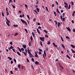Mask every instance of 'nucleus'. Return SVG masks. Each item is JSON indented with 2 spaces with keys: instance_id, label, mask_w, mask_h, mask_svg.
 <instances>
[{
  "instance_id": "1",
  "label": "nucleus",
  "mask_w": 75,
  "mask_h": 75,
  "mask_svg": "<svg viewBox=\"0 0 75 75\" xmlns=\"http://www.w3.org/2000/svg\"><path fill=\"white\" fill-rule=\"evenodd\" d=\"M21 21H22V23H23V24H24V23H25V25H27V23L26 21L23 20L22 19H21Z\"/></svg>"
},
{
  "instance_id": "2",
  "label": "nucleus",
  "mask_w": 75,
  "mask_h": 75,
  "mask_svg": "<svg viewBox=\"0 0 75 75\" xmlns=\"http://www.w3.org/2000/svg\"><path fill=\"white\" fill-rule=\"evenodd\" d=\"M42 56L44 59H45V57H46V56H47V55H46V52H45V50L44 51V54H42Z\"/></svg>"
},
{
  "instance_id": "3",
  "label": "nucleus",
  "mask_w": 75,
  "mask_h": 75,
  "mask_svg": "<svg viewBox=\"0 0 75 75\" xmlns=\"http://www.w3.org/2000/svg\"><path fill=\"white\" fill-rule=\"evenodd\" d=\"M40 40L42 41H44V37H40Z\"/></svg>"
},
{
  "instance_id": "4",
  "label": "nucleus",
  "mask_w": 75,
  "mask_h": 75,
  "mask_svg": "<svg viewBox=\"0 0 75 75\" xmlns=\"http://www.w3.org/2000/svg\"><path fill=\"white\" fill-rule=\"evenodd\" d=\"M6 14L7 16L9 15V12H8V9L7 7L6 8Z\"/></svg>"
},
{
  "instance_id": "5",
  "label": "nucleus",
  "mask_w": 75,
  "mask_h": 75,
  "mask_svg": "<svg viewBox=\"0 0 75 75\" xmlns=\"http://www.w3.org/2000/svg\"><path fill=\"white\" fill-rule=\"evenodd\" d=\"M22 46H23V48H24L25 49V48H26V47H27V46L25 45H22Z\"/></svg>"
},
{
  "instance_id": "6",
  "label": "nucleus",
  "mask_w": 75,
  "mask_h": 75,
  "mask_svg": "<svg viewBox=\"0 0 75 75\" xmlns=\"http://www.w3.org/2000/svg\"><path fill=\"white\" fill-rule=\"evenodd\" d=\"M66 28L68 30V31H69L70 32H71V29H70V28H69V27H66Z\"/></svg>"
},
{
  "instance_id": "7",
  "label": "nucleus",
  "mask_w": 75,
  "mask_h": 75,
  "mask_svg": "<svg viewBox=\"0 0 75 75\" xmlns=\"http://www.w3.org/2000/svg\"><path fill=\"white\" fill-rule=\"evenodd\" d=\"M35 64L36 65H38V64H40V63H39V62H38L37 61H36L35 62Z\"/></svg>"
},
{
  "instance_id": "8",
  "label": "nucleus",
  "mask_w": 75,
  "mask_h": 75,
  "mask_svg": "<svg viewBox=\"0 0 75 75\" xmlns=\"http://www.w3.org/2000/svg\"><path fill=\"white\" fill-rule=\"evenodd\" d=\"M32 34L33 35V37L34 38H35V34L34 33V32H33L32 33Z\"/></svg>"
},
{
  "instance_id": "9",
  "label": "nucleus",
  "mask_w": 75,
  "mask_h": 75,
  "mask_svg": "<svg viewBox=\"0 0 75 75\" xmlns=\"http://www.w3.org/2000/svg\"><path fill=\"white\" fill-rule=\"evenodd\" d=\"M29 54L30 56V57H33V55L31 53H29Z\"/></svg>"
},
{
  "instance_id": "10",
  "label": "nucleus",
  "mask_w": 75,
  "mask_h": 75,
  "mask_svg": "<svg viewBox=\"0 0 75 75\" xmlns=\"http://www.w3.org/2000/svg\"><path fill=\"white\" fill-rule=\"evenodd\" d=\"M17 54L18 55H19V56H20L21 55V54H20V53L19 52H17Z\"/></svg>"
},
{
  "instance_id": "11",
  "label": "nucleus",
  "mask_w": 75,
  "mask_h": 75,
  "mask_svg": "<svg viewBox=\"0 0 75 75\" xmlns=\"http://www.w3.org/2000/svg\"><path fill=\"white\" fill-rule=\"evenodd\" d=\"M28 53H30V52H30V50L28 48Z\"/></svg>"
},
{
  "instance_id": "12",
  "label": "nucleus",
  "mask_w": 75,
  "mask_h": 75,
  "mask_svg": "<svg viewBox=\"0 0 75 75\" xmlns=\"http://www.w3.org/2000/svg\"><path fill=\"white\" fill-rule=\"evenodd\" d=\"M17 48H18V49L20 52H21V50L20 48H19V47H17Z\"/></svg>"
},
{
  "instance_id": "13",
  "label": "nucleus",
  "mask_w": 75,
  "mask_h": 75,
  "mask_svg": "<svg viewBox=\"0 0 75 75\" xmlns=\"http://www.w3.org/2000/svg\"><path fill=\"white\" fill-rule=\"evenodd\" d=\"M75 11H73V13H72V16L73 17H74V15L75 14Z\"/></svg>"
},
{
  "instance_id": "14",
  "label": "nucleus",
  "mask_w": 75,
  "mask_h": 75,
  "mask_svg": "<svg viewBox=\"0 0 75 75\" xmlns=\"http://www.w3.org/2000/svg\"><path fill=\"white\" fill-rule=\"evenodd\" d=\"M22 52L24 54L25 56H26L27 55V53H26L25 52H24L23 51Z\"/></svg>"
},
{
  "instance_id": "15",
  "label": "nucleus",
  "mask_w": 75,
  "mask_h": 75,
  "mask_svg": "<svg viewBox=\"0 0 75 75\" xmlns=\"http://www.w3.org/2000/svg\"><path fill=\"white\" fill-rule=\"evenodd\" d=\"M8 59H9L10 61H11L12 60V58L8 57Z\"/></svg>"
},
{
  "instance_id": "16",
  "label": "nucleus",
  "mask_w": 75,
  "mask_h": 75,
  "mask_svg": "<svg viewBox=\"0 0 75 75\" xmlns=\"http://www.w3.org/2000/svg\"><path fill=\"white\" fill-rule=\"evenodd\" d=\"M35 57H38V55H37V52H35Z\"/></svg>"
},
{
  "instance_id": "17",
  "label": "nucleus",
  "mask_w": 75,
  "mask_h": 75,
  "mask_svg": "<svg viewBox=\"0 0 75 75\" xmlns=\"http://www.w3.org/2000/svg\"><path fill=\"white\" fill-rule=\"evenodd\" d=\"M70 46L71 47H72V48H75V46H74L73 45H71Z\"/></svg>"
},
{
  "instance_id": "18",
  "label": "nucleus",
  "mask_w": 75,
  "mask_h": 75,
  "mask_svg": "<svg viewBox=\"0 0 75 75\" xmlns=\"http://www.w3.org/2000/svg\"><path fill=\"white\" fill-rule=\"evenodd\" d=\"M60 38H61V40L63 42H64V39H63V38H62V37L61 36H60Z\"/></svg>"
},
{
  "instance_id": "19",
  "label": "nucleus",
  "mask_w": 75,
  "mask_h": 75,
  "mask_svg": "<svg viewBox=\"0 0 75 75\" xmlns=\"http://www.w3.org/2000/svg\"><path fill=\"white\" fill-rule=\"evenodd\" d=\"M60 25H61V23L60 22H58L57 24L58 27H59Z\"/></svg>"
},
{
  "instance_id": "20",
  "label": "nucleus",
  "mask_w": 75,
  "mask_h": 75,
  "mask_svg": "<svg viewBox=\"0 0 75 75\" xmlns=\"http://www.w3.org/2000/svg\"><path fill=\"white\" fill-rule=\"evenodd\" d=\"M60 67L61 68H62V69H64V68L62 66H61V65H60Z\"/></svg>"
},
{
  "instance_id": "21",
  "label": "nucleus",
  "mask_w": 75,
  "mask_h": 75,
  "mask_svg": "<svg viewBox=\"0 0 75 75\" xmlns=\"http://www.w3.org/2000/svg\"><path fill=\"white\" fill-rule=\"evenodd\" d=\"M57 12L58 13L60 14V12H59V10H58V8L57 9Z\"/></svg>"
},
{
  "instance_id": "22",
  "label": "nucleus",
  "mask_w": 75,
  "mask_h": 75,
  "mask_svg": "<svg viewBox=\"0 0 75 75\" xmlns=\"http://www.w3.org/2000/svg\"><path fill=\"white\" fill-rule=\"evenodd\" d=\"M25 31H26V33H27V34L28 33V31H27V30L25 28Z\"/></svg>"
},
{
  "instance_id": "23",
  "label": "nucleus",
  "mask_w": 75,
  "mask_h": 75,
  "mask_svg": "<svg viewBox=\"0 0 75 75\" xmlns=\"http://www.w3.org/2000/svg\"><path fill=\"white\" fill-rule=\"evenodd\" d=\"M44 31L46 34H47V33H48V32H47V31L45 30H44Z\"/></svg>"
},
{
  "instance_id": "24",
  "label": "nucleus",
  "mask_w": 75,
  "mask_h": 75,
  "mask_svg": "<svg viewBox=\"0 0 75 75\" xmlns=\"http://www.w3.org/2000/svg\"><path fill=\"white\" fill-rule=\"evenodd\" d=\"M66 56H67V58H69V59H70V57H69V55H67Z\"/></svg>"
},
{
  "instance_id": "25",
  "label": "nucleus",
  "mask_w": 75,
  "mask_h": 75,
  "mask_svg": "<svg viewBox=\"0 0 75 75\" xmlns=\"http://www.w3.org/2000/svg\"><path fill=\"white\" fill-rule=\"evenodd\" d=\"M13 26H14V27H18V25H13Z\"/></svg>"
},
{
  "instance_id": "26",
  "label": "nucleus",
  "mask_w": 75,
  "mask_h": 75,
  "mask_svg": "<svg viewBox=\"0 0 75 75\" xmlns=\"http://www.w3.org/2000/svg\"><path fill=\"white\" fill-rule=\"evenodd\" d=\"M6 24L8 25V26H10V25H9V23H8V22L7 21L6 22Z\"/></svg>"
},
{
  "instance_id": "27",
  "label": "nucleus",
  "mask_w": 75,
  "mask_h": 75,
  "mask_svg": "<svg viewBox=\"0 0 75 75\" xmlns=\"http://www.w3.org/2000/svg\"><path fill=\"white\" fill-rule=\"evenodd\" d=\"M62 46L63 48H65V46H64V45L63 44H62Z\"/></svg>"
},
{
  "instance_id": "28",
  "label": "nucleus",
  "mask_w": 75,
  "mask_h": 75,
  "mask_svg": "<svg viewBox=\"0 0 75 75\" xmlns=\"http://www.w3.org/2000/svg\"><path fill=\"white\" fill-rule=\"evenodd\" d=\"M37 10L38 11V12L39 11H40V9L38 8H37Z\"/></svg>"
},
{
  "instance_id": "29",
  "label": "nucleus",
  "mask_w": 75,
  "mask_h": 75,
  "mask_svg": "<svg viewBox=\"0 0 75 75\" xmlns=\"http://www.w3.org/2000/svg\"><path fill=\"white\" fill-rule=\"evenodd\" d=\"M30 38L31 41H33V37H32V36L30 37Z\"/></svg>"
},
{
  "instance_id": "30",
  "label": "nucleus",
  "mask_w": 75,
  "mask_h": 75,
  "mask_svg": "<svg viewBox=\"0 0 75 75\" xmlns=\"http://www.w3.org/2000/svg\"><path fill=\"white\" fill-rule=\"evenodd\" d=\"M50 44H51V42H50V41H48V42L47 43V44L48 45H50Z\"/></svg>"
},
{
  "instance_id": "31",
  "label": "nucleus",
  "mask_w": 75,
  "mask_h": 75,
  "mask_svg": "<svg viewBox=\"0 0 75 75\" xmlns=\"http://www.w3.org/2000/svg\"><path fill=\"white\" fill-rule=\"evenodd\" d=\"M54 22L55 23V25H57V22L56 21H54Z\"/></svg>"
},
{
  "instance_id": "32",
  "label": "nucleus",
  "mask_w": 75,
  "mask_h": 75,
  "mask_svg": "<svg viewBox=\"0 0 75 75\" xmlns=\"http://www.w3.org/2000/svg\"><path fill=\"white\" fill-rule=\"evenodd\" d=\"M66 38H67V39H70V38H69L68 36H66Z\"/></svg>"
},
{
  "instance_id": "33",
  "label": "nucleus",
  "mask_w": 75,
  "mask_h": 75,
  "mask_svg": "<svg viewBox=\"0 0 75 75\" xmlns=\"http://www.w3.org/2000/svg\"><path fill=\"white\" fill-rule=\"evenodd\" d=\"M2 16L3 17L4 16V13H3V12H2Z\"/></svg>"
},
{
  "instance_id": "34",
  "label": "nucleus",
  "mask_w": 75,
  "mask_h": 75,
  "mask_svg": "<svg viewBox=\"0 0 75 75\" xmlns=\"http://www.w3.org/2000/svg\"><path fill=\"white\" fill-rule=\"evenodd\" d=\"M21 65H20V64H19L18 65V67L20 69V66Z\"/></svg>"
},
{
  "instance_id": "35",
  "label": "nucleus",
  "mask_w": 75,
  "mask_h": 75,
  "mask_svg": "<svg viewBox=\"0 0 75 75\" xmlns=\"http://www.w3.org/2000/svg\"><path fill=\"white\" fill-rule=\"evenodd\" d=\"M29 47H30V46H31V43H30V42L29 43Z\"/></svg>"
},
{
  "instance_id": "36",
  "label": "nucleus",
  "mask_w": 75,
  "mask_h": 75,
  "mask_svg": "<svg viewBox=\"0 0 75 75\" xmlns=\"http://www.w3.org/2000/svg\"><path fill=\"white\" fill-rule=\"evenodd\" d=\"M71 50L72 51L73 53H75V51L73 50V49H71Z\"/></svg>"
},
{
  "instance_id": "37",
  "label": "nucleus",
  "mask_w": 75,
  "mask_h": 75,
  "mask_svg": "<svg viewBox=\"0 0 75 75\" xmlns=\"http://www.w3.org/2000/svg\"><path fill=\"white\" fill-rule=\"evenodd\" d=\"M27 62H30V61H29V60L28 59V58H27Z\"/></svg>"
},
{
  "instance_id": "38",
  "label": "nucleus",
  "mask_w": 75,
  "mask_h": 75,
  "mask_svg": "<svg viewBox=\"0 0 75 75\" xmlns=\"http://www.w3.org/2000/svg\"><path fill=\"white\" fill-rule=\"evenodd\" d=\"M70 8H71V5L69 4V6L68 9H70Z\"/></svg>"
},
{
  "instance_id": "39",
  "label": "nucleus",
  "mask_w": 75,
  "mask_h": 75,
  "mask_svg": "<svg viewBox=\"0 0 75 75\" xmlns=\"http://www.w3.org/2000/svg\"><path fill=\"white\" fill-rule=\"evenodd\" d=\"M18 35V33H16L15 34L14 36H16V35Z\"/></svg>"
},
{
  "instance_id": "40",
  "label": "nucleus",
  "mask_w": 75,
  "mask_h": 75,
  "mask_svg": "<svg viewBox=\"0 0 75 75\" xmlns=\"http://www.w3.org/2000/svg\"><path fill=\"white\" fill-rule=\"evenodd\" d=\"M10 72H11V74H14L13 72V71H11Z\"/></svg>"
},
{
  "instance_id": "41",
  "label": "nucleus",
  "mask_w": 75,
  "mask_h": 75,
  "mask_svg": "<svg viewBox=\"0 0 75 75\" xmlns=\"http://www.w3.org/2000/svg\"><path fill=\"white\" fill-rule=\"evenodd\" d=\"M40 45L42 47V42H41V41H40Z\"/></svg>"
},
{
  "instance_id": "42",
  "label": "nucleus",
  "mask_w": 75,
  "mask_h": 75,
  "mask_svg": "<svg viewBox=\"0 0 75 75\" xmlns=\"http://www.w3.org/2000/svg\"><path fill=\"white\" fill-rule=\"evenodd\" d=\"M14 47H13V46H11L10 47V48L11 49H12V48H13Z\"/></svg>"
},
{
  "instance_id": "43",
  "label": "nucleus",
  "mask_w": 75,
  "mask_h": 75,
  "mask_svg": "<svg viewBox=\"0 0 75 75\" xmlns=\"http://www.w3.org/2000/svg\"><path fill=\"white\" fill-rule=\"evenodd\" d=\"M12 50L13 51V52H15V53H16V51H15V50H14V49H12Z\"/></svg>"
},
{
  "instance_id": "44",
  "label": "nucleus",
  "mask_w": 75,
  "mask_h": 75,
  "mask_svg": "<svg viewBox=\"0 0 75 75\" xmlns=\"http://www.w3.org/2000/svg\"><path fill=\"white\" fill-rule=\"evenodd\" d=\"M64 4L65 5H66L67 6H68V4L66 2H64Z\"/></svg>"
},
{
  "instance_id": "45",
  "label": "nucleus",
  "mask_w": 75,
  "mask_h": 75,
  "mask_svg": "<svg viewBox=\"0 0 75 75\" xmlns=\"http://www.w3.org/2000/svg\"><path fill=\"white\" fill-rule=\"evenodd\" d=\"M13 60L14 61L15 63H16V59H15V58L13 59Z\"/></svg>"
},
{
  "instance_id": "46",
  "label": "nucleus",
  "mask_w": 75,
  "mask_h": 75,
  "mask_svg": "<svg viewBox=\"0 0 75 75\" xmlns=\"http://www.w3.org/2000/svg\"><path fill=\"white\" fill-rule=\"evenodd\" d=\"M21 51H24V48H21Z\"/></svg>"
},
{
  "instance_id": "47",
  "label": "nucleus",
  "mask_w": 75,
  "mask_h": 75,
  "mask_svg": "<svg viewBox=\"0 0 75 75\" xmlns=\"http://www.w3.org/2000/svg\"><path fill=\"white\" fill-rule=\"evenodd\" d=\"M45 50H46V51H48V48H47V47H46V48Z\"/></svg>"
},
{
  "instance_id": "48",
  "label": "nucleus",
  "mask_w": 75,
  "mask_h": 75,
  "mask_svg": "<svg viewBox=\"0 0 75 75\" xmlns=\"http://www.w3.org/2000/svg\"><path fill=\"white\" fill-rule=\"evenodd\" d=\"M71 4L72 6H73V5H74V2L72 1H71Z\"/></svg>"
},
{
  "instance_id": "49",
  "label": "nucleus",
  "mask_w": 75,
  "mask_h": 75,
  "mask_svg": "<svg viewBox=\"0 0 75 75\" xmlns=\"http://www.w3.org/2000/svg\"><path fill=\"white\" fill-rule=\"evenodd\" d=\"M60 18H61V20L63 19V18H62V15H61L60 16Z\"/></svg>"
},
{
  "instance_id": "50",
  "label": "nucleus",
  "mask_w": 75,
  "mask_h": 75,
  "mask_svg": "<svg viewBox=\"0 0 75 75\" xmlns=\"http://www.w3.org/2000/svg\"><path fill=\"white\" fill-rule=\"evenodd\" d=\"M68 5H65L64 6L65 7H66L67 8H68Z\"/></svg>"
},
{
  "instance_id": "51",
  "label": "nucleus",
  "mask_w": 75,
  "mask_h": 75,
  "mask_svg": "<svg viewBox=\"0 0 75 75\" xmlns=\"http://www.w3.org/2000/svg\"><path fill=\"white\" fill-rule=\"evenodd\" d=\"M27 17L28 18H29V20L30 19V17H29V16H28V15H27Z\"/></svg>"
},
{
  "instance_id": "52",
  "label": "nucleus",
  "mask_w": 75,
  "mask_h": 75,
  "mask_svg": "<svg viewBox=\"0 0 75 75\" xmlns=\"http://www.w3.org/2000/svg\"><path fill=\"white\" fill-rule=\"evenodd\" d=\"M46 8L47 11H48V8L47 6L46 7Z\"/></svg>"
},
{
  "instance_id": "53",
  "label": "nucleus",
  "mask_w": 75,
  "mask_h": 75,
  "mask_svg": "<svg viewBox=\"0 0 75 75\" xmlns=\"http://www.w3.org/2000/svg\"><path fill=\"white\" fill-rule=\"evenodd\" d=\"M10 44H11L12 45H13V42H11L10 43Z\"/></svg>"
},
{
  "instance_id": "54",
  "label": "nucleus",
  "mask_w": 75,
  "mask_h": 75,
  "mask_svg": "<svg viewBox=\"0 0 75 75\" xmlns=\"http://www.w3.org/2000/svg\"><path fill=\"white\" fill-rule=\"evenodd\" d=\"M39 51H40V52H42V49H39Z\"/></svg>"
},
{
  "instance_id": "55",
  "label": "nucleus",
  "mask_w": 75,
  "mask_h": 75,
  "mask_svg": "<svg viewBox=\"0 0 75 75\" xmlns=\"http://www.w3.org/2000/svg\"><path fill=\"white\" fill-rule=\"evenodd\" d=\"M32 60L33 62H34V58H32Z\"/></svg>"
},
{
  "instance_id": "56",
  "label": "nucleus",
  "mask_w": 75,
  "mask_h": 75,
  "mask_svg": "<svg viewBox=\"0 0 75 75\" xmlns=\"http://www.w3.org/2000/svg\"><path fill=\"white\" fill-rule=\"evenodd\" d=\"M12 6L13 7V8H16V7H15V6H14V5H12Z\"/></svg>"
},
{
  "instance_id": "57",
  "label": "nucleus",
  "mask_w": 75,
  "mask_h": 75,
  "mask_svg": "<svg viewBox=\"0 0 75 75\" xmlns=\"http://www.w3.org/2000/svg\"><path fill=\"white\" fill-rule=\"evenodd\" d=\"M55 2L56 4H57V5H58V2H57V1H56Z\"/></svg>"
},
{
  "instance_id": "58",
  "label": "nucleus",
  "mask_w": 75,
  "mask_h": 75,
  "mask_svg": "<svg viewBox=\"0 0 75 75\" xmlns=\"http://www.w3.org/2000/svg\"><path fill=\"white\" fill-rule=\"evenodd\" d=\"M73 32H74V33H75V29H73Z\"/></svg>"
},
{
  "instance_id": "59",
  "label": "nucleus",
  "mask_w": 75,
  "mask_h": 75,
  "mask_svg": "<svg viewBox=\"0 0 75 75\" xmlns=\"http://www.w3.org/2000/svg\"><path fill=\"white\" fill-rule=\"evenodd\" d=\"M37 3H36V4H38V1H37V0H36Z\"/></svg>"
},
{
  "instance_id": "60",
  "label": "nucleus",
  "mask_w": 75,
  "mask_h": 75,
  "mask_svg": "<svg viewBox=\"0 0 75 75\" xmlns=\"http://www.w3.org/2000/svg\"><path fill=\"white\" fill-rule=\"evenodd\" d=\"M25 7H26V8H27V7H28L27 5L25 4Z\"/></svg>"
},
{
  "instance_id": "61",
  "label": "nucleus",
  "mask_w": 75,
  "mask_h": 75,
  "mask_svg": "<svg viewBox=\"0 0 75 75\" xmlns=\"http://www.w3.org/2000/svg\"><path fill=\"white\" fill-rule=\"evenodd\" d=\"M11 63L12 64H13V61H11Z\"/></svg>"
},
{
  "instance_id": "62",
  "label": "nucleus",
  "mask_w": 75,
  "mask_h": 75,
  "mask_svg": "<svg viewBox=\"0 0 75 75\" xmlns=\"http://www.w3.org/2000/svg\"><path fill=\"white\" fill-rule=\"evenodd\" d=\"M45 37H46L47 38H48V35H45Z\"/></svg>"
},
{
  "instance_id": "63",
  "label": "nucleus",
  "mask_w": 75,
  "mask_h": 75,
  "mask_svg": "<svg viewBox=\"0 0 75 75\" xmlns=\"http://www.w3.org/2000/svg\"><path fill=\"white\" fill-rule=\"evenodd\" d=\"M40 29L41 28V27L40 26H39L38 27V29H40Z\"/></svg>"
},
{
  "instance_id": "64",
  "label": "nucleus",
  "mask_w": 75,
  "mask_h": 75,
  "mask_svg": "<svg viewBox=\"0 0 75 75\" xmlns=\"http://www.w3.org/2000/svg\"><path fill=\"white\" fill-rule=\"evenodd\" d=\"M41 52L39 51V54L40 55H41Z\"/></svg>"
}]
</instances>
